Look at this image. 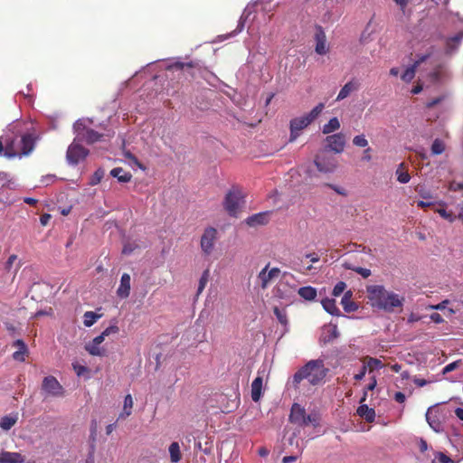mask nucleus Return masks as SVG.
<instances>
[{
    "mask_svg": "<svg viewBox=\"0 0 463 463\" xmlns=\"http://www.w3.org/2000/svg\"><path fill=\"white\" fill-rule=\"evenodd\" d=\"M367 298L373 307L392 312L402 307L404 298L392 291H388L383 285H370L366 287Z\"/></svg>",
    "mask_w": 463,
    "mask_h": 463,
    "instance_id": "f257e3e1",
    "label": "nucleus"
},
{
    "mask_svg": "<svg viewBox=\"0 0 463 463\" xmlns=\"http://www.w3.org/2000/svg\"><path fill=\"white\" fill-rule=\"evenodd\" d=\"M327 373L328 369L323 360H310L295 373L292 383L295 388H298L303 380H307L311 385H319L324 383Z\"/></svg>",
    "mask_w": 463,
    "mask_h": 463,
    "instance_id": "f03ea898",
    "label": "nucleus"
},
{
    "mask_svg": "<svg viewBox=\"0 0 463 463\" xmlns=\"http://www.w3.org/2000/svg\"><path fill=\"white\" fill-rule=\"evenodd\" d=\"M34 148V138L30 134L22 136L19 140V148H14V142L7 143L5 149V156L8 158L26 156Z\"/></svg>",
    "mask_w": 463,
    "mask_h": 463,
    "instance_id": "7ed1b4c3",
    "label": "nucleus"
},
{
    "mask_svg": "<svg viewBox=\"0 0 463 463\" xmlns=\"http://www.w3.org/2000/svg\"><path fill=\"white\" fill-rule=\"evenodd\" d=\"M314 164L321 173H333L337 167V160L332 155L322 152L315 156Z\"/></svg>",
    "mask_w": 463,
    "mask_h": 463,
    "instance_id": "20e7f679",
    "label": "nucleus"
},
{
    "mask_svg": "<svg viewBox=\"0 0 463 463\" xmlns=\"http://www.w3.org/2000/svg\"><path fill=\"white\" fill-rule=\"evenodd\" d=\"M41 389L45 396L62 397L65 393L63 386L52 375L43 378Z\"/></svg>",
    "mask_w": 463,
    "mask_h": 463,
    "instance_id": "39448f33",
    "label": "nucleus"
},
{
    "mask_svg": "<svg viewBox=\"0 0 463 463\" xmlns=\"http://www.w3.org/2000/svg\"><path fill=\"white\" fill-rule=\"evenodd\" d=\"M73 128L77 133L78 137L81 140H84L88 144H93L100 141L103 137V134H99L94 129L88 128L84 122L80 120L75 122Z\"/></svg>",
    "mask_w": 463,
    "mask_h": 463,
    "instance_id": "423d86ee",
    "label": "nucleus"
},
{
    "mask_svg": "<svg viewBox=\"0 0 463 463\" xmlns=\"http://www.w3.org/2000/svg\"><path fill=\"white\" fill-rule=\"evenodd\" d=\"M445 419V414L442 409L437 406H431L428 409L426 412V420L430 427L435 432L443 431V420Z\"/></svg>",
    "mask_w": 463,
    "mask_h": 463,
    "instance_id": "0eeeda50",
    "label": "nucleus"
},
{
    "mask_svg": "<svg viewBox=\"0 0 463 463\" xmlns=\"http://www.w3.org/2000/svg\"><path fill=\"white\" fill-rule=\"evenodd\" d=\"M241 199L242 194L238 188L231 189L225 195L223 206L231 216H236Z\"/></svg>",
    "mask_w": 463,
    "mask_h": 463,
    "instance_id": "6e6552de",
    "label": "nucleus"
},
{
    "mask_svg": "<svg viewBox=\"0 0 463 463\" xmlns=\"http://www.w3.org/2000/svg\"><path fill=\"white\" fill-rule=\"evenodd\" d=\"M217 239V230L213 227H208L204 230L201 237V249L205 255H210L214 247Z\"/></svg>",
    "mask_w": 463,
    "mask_h": 463,
    "instance_id": "1a4fd4ad",
    "label": "nucleus"
},
{
    "mask_svg": "<svg viewBox=\"0 0 463 463\" xmlns=\"http://www.w3.org/2000/svg\"><path fill=\"white\" fill-rule=\"evenodd\" d=\"M88 155V149L81 145L72 143L68 147L66 157L71 165H77L80 161L85 159Z\"/></svg>",
    "mask_w": 463,
    "mask_h": 463,
    "instance_id": "9d476101",
    "label": "nucleus"
},
{
    "mask_svg": "<svg viewBox=\"0 0 463 463\" xmlns=\"http://www.w3.org/2000/svg\"><path fill=\"white\" fill-rule=\"evenodd\" d=\"M310 124L304 116L292 118L289 122V141L294 142L301 134V131L307 128Z\"/></svg>",
    "mask_w": 463,
    "mask_h": 463,
    "instance_id": "9b49d317",
    "label": "nucleus"
},
{
    "mask_svg": "<svg viewBox=\"0 0 463 463\" xmlns=\"http://www.w3.org/2000/svg\"><path fill=\"white\" fill-rule=\"evenodd\" d=\"M326 142V147L336 154L342 153L345 146V135L342 133L327 136Z\"/></svg>",
    "mask_w": 463,
    "mask_h": 463,
    "instance_id": "f8f14e48",
    "label": "nucleus"
},
{
    "mask_svg": "<svg viewBox=\"0 0 463 463\" xmlns=\"http://www.w3.org/2000/svg\"><path fill=\"white\" fill-rule=\"evenodd\" d=\"M269 263H268L259 273L258 279L260 280V287L266 288L269 282L278 278L280 274L279 268H272L269 270Z\"/></svg>",
    "mask_w": 463,
    "mask_h": 463,
    "instance_id": "ddd939ff",
    "label": "nucleus"
},
{
    "mask_svg": "<svg viewBox=\"0 0 463 463\" xmlns=\"http://www.w3.org/2000/svg\"><path fill=\"white\" fill-rule=\"evenodd\" d=\"M360 83L358 80L353 79L350 81L346 82L342 89L340 90L336 100H342L347 98L352 92L359 90Z\"/></svg>",
    "mask_w": 463,
    "mask_h": 463,
    "instance_id": "4468645a",
    "label": "nucleus"
},
{
    "mask_svg": "<svg viewBox=\"0 0 463 463\" xmlns=\"http://www.w3.org/2000/svg\"><path fill=\"white\" fill-rule=\"evenodd\" d=\"M130 276L128 273H124L120 279V284L118 288L117 294L120 298H127L130 294Z\"/></svg>",
    "mask_w": 463,
    "mask_h": 463,
    "instance_id": "2eb2a0df",
    "label": "nucleus"
},
{
    "mask_svg": "<svg viewBox=\"0 0 463 463\" xmlns=\"http://www.w3.org/2000/svg\"><path fill=\"white\" fill-rule=\"evenodd\" d=\"M305 415H306L305 409L302 408L300 405L294 403L291 408L289 420L292 423L300 425L302 422H305Z\"/></svg>",
    "mask_w": 463,
    "mask_h": 463,
    "instance_id": "dca6fc26",
    "label": "nucleus"
},
{
    "mask_svg": "<svg viewBox=\"0 0 463 463\" xmlns=\"http://www.w3.org/2000/svg\"><path fill=\"white\" fill-rule=\"evenodd\" d=\"M24 457L18 452L2 451L0 463H24Z\"/></svg>",
    "mask_w": 463,
    "mask_h": 463,
    "instance_id": "f3484780",
    "label": "nucleus"
},
{
    "mask_svg": "<svg viewBox=\"0 0 463 463\" xmlns=\"http://www.w3.org/2000/svg\"><path fill=\"white\" fill-rule=\"evenodd\" d=\"M269 222V213L263 212L255 213L246 219V223L250 227L264 225Z\"/></svg>",
    "mask_w": 463,
    "mask_h": 463,
    "instance_id": "a211bd4d",
    "label": "nucleus"
},
{
    "mask_svg": "<svg viewBox=\"0 0 463 463\" xmlns=\"http://www.w3.org/2000/svg\"><path fill=\"white\" fill-rule=\"evenodd\" d=\"M263 379L262 376H257L251 383L250 396L253 402H257L262 395Z\"/></svg>",
    "mask_w": 463,
    "mask_h": 463,
    "instance_id": "6ab92c4d",
    "label": "nucleus"
},
{
    "mask_svg": "<svg viewBox=\"0 0 463 463\" xmlns=\"http://www.w3.org/2000/svg\"><path fill=\"white\" fill-rule=\"evenodd\" d=\"M14 346L18 347V350L13 354V358L15 361L24 362L25 355L28 354V348L22 339H17L14 343Z\"/></svg>",
    "mask_w": 463,
    "mask_h": 463,
    "instance_id": "aec40b11",
    "label": "nucleus"
},
{
    "mask_svg": "<svg viewBox=\"0 0 463 463\" xmlns=\"http://www.w3.org/2000/svg\"><path fill=\"white\" fill-rule=\"evenodd\" d=\"M353 293L351 290H348L345 292L342 299H341V305L343 306V308L345 312H354L357 310L358 305L352 300Z\"/></svg>",
    "mask_w": 463,
    "mask_h": 463,
    "instance_id": "412c9836",
    "label": "nucleus"
},
{
    "mask_svg": "<svg viewBox=\"0 0 463 463\" xmlns=\"http://www.w3.org/2000/svg\"><path fill=\"white\" fill-rule=\"evenodd\" d=\"M463 39V33L460 32L456 35L449 38L446 42V52L448 54L453 53L459 46L461 40Z\"/></svg>",
    "mask_w": 463,
    "mask_h": 463,
    "instance_id": "4be33fe9",
    "label": "nucleus"
},
{
    "mask_svg": "<svg viewBox=\"0 0 463 463\" xmlns=\"http://www.w3.org/2000/svg\"><path fill=\"white\" fill-rule=\"evenodd\" d=\"M110 175L117 178L119 183H128L131 180L130 172L125 171L122 167H115L110 171Z\"/></svg>",
    "mask_w": 463,
    "mask_h": 463,
    "instance_id": "5701e85b",
    "label": "nucleus"
},
{
    "mask_svg": "<svg viewBox=\"0 0 463 463\" xmlns=\"http://www.w3.org/2000/svg\"><path fill=\"white\" fill-rule=\"evenodd\" d=\"M85 350L93 356L103 357L107 355L105 348L100 347L99 345L94 344L91 341L85 345Z\"/></svg>",
    "mask_w": 463,
    "mask_h": 463,
    "instance_id": "b1692460",
    "label": "nucleus"
},
{
    "mask_svg": "<svg viewBox=\"0 0 463 463\" xmlns=\"http://www.w3.org/2000/svg\"><path fill=\"white\" fill-rule=\"evenodd\" d=\"M298 294L307 301H312L317 298V289L311 286L301 287L298 290Z\"/></svg>",
    "mask_w": 463,
    "mask_h": 463,
    "instance_id": "393cba45",
    "label": "nucleus"
},
{
    "mask_svg": "<svg viewBox=\"0 0 463 463\" xmlns=\"http://www.w3.org/2000/svg\"><path fill=\"white\" fill-rule=\"evenodd\" d=\"M322 306L324 307V309L329 313L330 315H333V316H339L340 315V310L339 308L336 307V303H335V300L333 299V298H325L322 300Z\"/></svg>",
    "mask_w": 463,
    "mask_h": 463,
    "instance_id": "a878e982",
    "label": "nucleus"
},
{
    "mask_svg": "<svg viewBox=\"0 0 463 463\" xmlns=\"http://www.w3.org/2000/svg\"><path fill=\"white\" fill-rule=\"evenodd\" d=\"M325 104L320 102L315 108L311 109L307 114L303 115L307 121L311 125L323 112Z\"/></svg>",
    "mask_w": 463,
    "mask_h": 463,
    "instance_id": "bb28decb",
    "label": "nucleus"
},
{
    "mask_svg": "<svg viewBox=\"0 0 463 463\" xmlns=\"http://www.w3.org/2000/svg\"><path fill=\"white\" fill-rule=\"evenodd\" d=\"M357 413L359 416L364 418L368 422H373L374 420V410L369 408L367 405H360L357 409Z\"/></svg>",
    "mask_w": 463,
    "mask_h": 463,
    "instance_id": "cd10ccee",
    "label": "nucleus"
},
{
    "mask_svg": "<svg viewBox=\"0 0 463 463\" xmlns=\"http://www.w3.org/2000/svg\"><path fill=\"white\" fill-rule=\"evenodd\" d=\"M340 121L336 117H334L329 119V121L325 124L322 128V133L325 135H328L333 133L340 128Z\"/></svg>",
    "mask_w": 463,
    "mask_h": 463,
    "instance_id": "c85d7f7f",
    "label": "nucleus"
},
{
    "mask_svg": "<svg viewBox=\"0 0 463 463\" xmlns=\"http://www.w3.org/2000/svg\"><path fill=\"white\" fill-rule=\"evenodd\" d=\"M119 328L118 326L113 325L107 327L99 335L96 336L91 342L97 345H100L105 340V337L109 335L110 334L118 333Z\"/></svg>",
    "mask_w": 463,
    "mask_h": 463,
    "instance_id": "c756f323",
    "label": "nucleus"
},
{
    "mask_svg": "<svg viewBox=\"0 0 463 463\" xmlns=\"http://www.w3.org/2000/svg\"><path fill=\"white\" fill-rule=\"evenodd\" d=\"M194 67L192 62H181L176 61L167 66L166 71H178L184 72V71L190 70Z\"/></svg>",
    "mask_w": 463,
    "mask_h": 463,
    "instance_id": "7c9ffc66",
    "label": "nucleus"
},
{
    "mask_svg": "<svg viewBox=\"0 0 463 463\" xmlns=\"http://www.w3.org/2000/svg\"><path fill=\"white\" fill-rule=\"evenodd\" d=\"M169 454H170V459L173 463H177L182 458V454L180 451V446L178 442H172L169 446Z\"/></svg>",
    "mask_w": 463,
    "mask_h": 463,
    "instance_id": "2f4dec72",
    "label": "nucleus"
},
{
    "mask_svg": "<svg viewBox=\"0 0 463 463\" xmlns=\"http://www.w3.org/2000/svg\"><path fill=\"white\" fill-rule=\"evenodd\" d=\"M316 52L320 55H324L327 52V48L326 44V36L323 32L317 34V44H316Z\"/></svg>",
    "mask_w": 463,
    "mask_h": 463,
    "instance_id": "473e14b6",
    "label": "nucleus"
},
{
    "mask_svg": "<svg viewBox=\"0 0 463 463\" xmlns=\"http://www.w3.org/2000/svg\"><path fill=\"white\" fill-rule=\"evenodd\" d=\"M364 364L367 365L369 373H372L373 370L383 368L384 366L381 360L374 357L366 356L364 357Z\"/></svg>",
    "mask_w": 463,
    "mask_h": 463,
    "instance_id": "72a5a7b5",
    "label": "nucleus"
},
{
    "mask_svg": "<svg viewBox=\"0 0 463 463\" xmlns=\"http://www.w3.org/2000/svg\"><path fill=\"white\" fill-rule=\"evenodd\" d=\"M396 175H397L398 182H400L401 184H407L411 180L410 174L404 170L403 163L399 165V166L396 170Z\"/></svg>",
    "mask_w": 463,
    "mask_h": 463,
    "instance_id": "f704fd0d",
    "label": "nucleus"
},
{
    "mask_svg": "<svg viewBox=\"0 0 463 463\" xmlns=\"http://www.w3.org/2000/svg\"><path fill=\"white\" fill-rule=\"evenodd\" d=\"M132 407H133V398H132L131 394H127L124 399L123 411L121 412L119 417L120 418L128 417L132 413V411H131Z\"/></svg>",
    "mask_w": 463,
    "mask_h": 463,
    "instance_id": "c9c22d12",
    "label": "nucleus"
},
{
    "mask_svg": "<svg viewBox=\"0 0 463 463\" xmlns=\"http://www.w3.org/2000/svg\"><path fill=\"white\" fill-rule=\"evenodd\" d=\"M101 316L93 311H87L83 316V324L85 326H91Z\"/></svg>",
    "mask_w": 463,
    "mask_h": 463,
    "instance_id": "e433bc0d",
    "label": "nucleus"
},
{
    "mask_svg": "<svg viewBox=\"0 0 463 463\" xmlns=\"http://www.w3.org/2000/svg\"><path fill=\"white\" fill-rule=\"evenodd\" d=\"M17 421L16 417L4 416L0 421V428L5 430H9Z\"/></svg>",
    "mask_w": 463,
    "mask_h": 463,
    "instance_id": "4c0bfd02",
    "label": "nucleus"
},
{
    "mask_svg": "<svg viewBox=\"0 0 463 463\" xmlns=\"http://www.w3.org/2000/svg\"><path fill=\"white\" fill-rule=\"evenodd\" d=\"M416 65H411L410 67H408L405 71L402 74L401 78L402 80L404 81V82H411L414 77H415V73H416Z\"/></svg>",
    "mask_w": 463,
    "mask_h": 463,
    "instance_id": "58836bf2",
    "label": "nucleus"
},
{
    "mask_svg": "<svg viewBox=\"0 0 463 463\" xmlns=\"http://www.w3.org/2000/svg\"><path fill=\"white\" fill-rule=\"evenodd\" d=\"M430 149L432 155H440L445 151V143L441 139L436 138Z\"/></svg>",
    "mask_w": 463,
    "mask_h": 463,
    "instance_id": "ea45409f",
    "label": "nucleus"
},
{
    "mask_svg": "<svg viewBox=\"0 0 463 463\" xmlns=\"http://www.w3.org/2000/svg\"><path fill=\"white\" fill-rule=\"evenodd\" d=\"M344 267L347 269H351L357 274L361 275L364 279H366L371 276L372 272L369 269L362 268V267H352L351 265L345 264Z\"/></svg>",
    "mask_w": 463,
    "mask_h": 463,
    "instance_id": "a19ab883",
    "label": "nucleus"
},
{
    "mask_svg": "<svg viewBox=\"0 0 463 463\" xmlns=\"http://www.w3.org/2000/svg\"><path fill=\"white\" fill-rule=\"evenodd\" d=\"M209 278H210V271L207 269L203 272V274L200 278L198 288H197V295H200L203 291V289L209 280Z\"/></svg>",
    "mask_w": 463,
    "mask_h": 463,
    "instance_id": "79ce46f5",
    "label": "nucleus"
},
{
    "mask_svg": "<svg viewBox=\"0 0 463 463\" xmlns=\"http://www.w3.org/2000/svg\"><path fill=\"white\" fill-rule=\"evenodd\" d=\"M339 335L337 326L335 325L327 329V335L324 337L325 342H332Z\"/></svg>",
    "mask_w": 463,
    "mask_h": 463,
    "instance_id": "37998d69",
    "label": "nucleus"
},
{
    "mask_svg": "<svg viewBox=\"0 0 463 463\" xmlns=\"http://www.w3.org/2000/svg\"><path fill=\"white\" fill-rule=\"evenodd\" d=\"M353 144L359 147H365L368 146V140L364 135H358L353 138Z\"/></svg>",
    "mask_w": 463,
    "mask_h": 463,
    "instance_id": "c03bdc74",
    "label": "nucleus"
},
{
    "mask_svg": "<svg viewBox=\"0 0 463 463\" xmlns=\"http://www.w3.org/2000/svg\"><path fill=\"white\" fill-rule=\"evenodd\" d=\"M103 175H104V171L102 169L99 168L97 171H95V173L91 176L90 184L91 185L98 184L103 178Z\"/></svg>",
    "mask_w": 463,
    "mask_h": 463,
    "instance_id": "a18cd8bd",
    "label": "nucleus"
},
{
    "mask_svg": "<svg viewBox=\"0 0 463 463\" xmlns=\"http://www.w3.org/2000/svg\"><path fill=\"white\" fill-rule=\"evenodd\" d=\"M346 288V284L345 282L344 281H339L335 284V286L333 288V292L332 294L335 296V297H338L340 296L344 291L345 289Z\"/></svg>",
    "mask_w": 463,
    "mask_h": 463,
    "instance_id": "49530a36",
    "label": "nucleus"
},
{
    "mask_svg": "<svg viewBox=\"0 0 463 463\" xmlns=\"http://www.w3.org/2000/svg\"><path fill=\"white\" fill-rule=\"evenodd\" d=\"M432 463H452V460L449 457H448L447 455H445L444 453L442 452H439L434 460L432 461Z\"/></svg>",
    "mask_w": 463,
    "mask_h": 463,
    "instance_id": "de8ad7c7",
    "label": "nucleus"
},
{
    "mask_svg": "<svg viewBox=\"0 0 463 463\" xmlns=\"http://www.w3.org/2000/svg\"><path fill=\"white\" fill-rule=\"evenodd\" d=\"M436 212L444 219L448 220L449 222H453L456 217L452 213H448L445 209L440 208L437 209Z\"/></svg>",
    "mask_w": 463,
    "mask_h": 463,
    "instance_id": "09e8293b",
    "label": "nucleus"
},
{
    "mask_svg": "<svg viewBox=\"0 0 463 463\" xmlns=\"http://www.w3.org/2000/svg\"><path fill=\"white\" fill-rule=\"evenodd\" d=\"M461 364V360H457V361H455V362H452V363H450V364H447V365L443 368V370H442V373H443V374H447V373H450V372H452V371L456 370V369L459 366V364Z\"/></svg>",
    "mask_w": 463,
    "mask_h": 463,
    "instance_id": "8fccbe9b",
    "label": "nucleus"
},
{
    "mask_svg": "<svg viewBox=\"0 0 463 463\" xmlns=\"http://www.w3.org/2000/svg\"><path fill=\"white\" fill-rule=\"evenodd\" d=\"M137 248V245L136 243L127 242L124 244L122 249V253L124 255H129L131 254Z\"/></svg>",
    "mask_w": 463,
    "mask_h": 463,
    "instance_id": "3c124183",
    "label": "nucleus"
},
{
    "mask_svg": "<svg viewBox=\"0 0 463 463\" xmlns=\"http://www.w3.org/2000/svg\"><path fill=\"white\" fill-rule=\"evenodd\" d=\"M274 314L276 315L278 320L283 324L286 325L288 322L287 316L284 314L281 310H279V307L274 308Z\"/></svg>",
    "mask_w": 463,
    "mask_h": 463,
    "instance_id": "603ef678",
    "label": "nucleus"
},
{
    "mask_svg": "<svg viewBox=\"0 0 463 463\" xmlns=\"http://www.w3.org/2000/svg\"><path fill=\"white\" fill-rule=\"evenodd\" d=\"M17 260V256L15 254H12L9 256L8 260L5 264V269L9 272L13 267V264Z\"/></svg>",
    "mask_w": 463,
    "mask_h": 463,
    "instance_id": "864d4df0",
    "label": "nucleus"
},
{
    "mask_svg": "<svg viewBox=\"0 0 463 463\" xmlns=\"http://www.w3.org/2000/svg\"><path fill=\"white\" fill-rule=\"evenodd\" d=\"M444 99L443 96L437 97L435 99H432L431 100L428 101L426 104V107L429 109L433 108L434 106L439 104Z\"/></svg>",
    "mask_w": 463,
    "mask_h": 463,
    "instance_id": "5fc2aeb1",
    "label": "nucleus"
},
{
    "mask_svg": "<svg viewBox=\"0 0 463 463\" xmlns=\"http://www.w3.org/2000/svg\"><path fill=\"white\" fill-rule=\"evenodd\" d=\"M449 189L453 192L463 190V183H458L453 181L449 184Z\"/></svg>",
    "mask_w": 463,
    "mask_h": 463,
    "instance_id": "6e6d98bb",
    "label": "nucleus"
},
{
    "mask_svg": "<svg viewBox=\"0 0 463 463\" xmlns=\"http://www.w3.org/2000/svg\"><path fill=\"white\" fill-rule=\"evenodd\" d=\"M73 368H74V370H75V372H76L78 376H80L84 373H87L89 371L86 366L80 365V364H73Z\"/></svg>",
    "mask_w": 463,
    "mask_h": 463,
    "instance_id": "4d7b16f0",
    "label": "nucleus"
},
{
    "mask_svg": "<svg viewBox=\"0 0 463 463\" xmlns=\"http://www.w3.org/2000/svg\"><path fill=\"white\" fill-rule=\"evenodd\" d=\"M393 398H394L395 402H397L398 403H404L406 401V396L402 392H395Z\"/></svg>",
    "mask_w": 463,
    "mask_h": 463,
    "instance_id": "13d9d810",
    "label": "nucleus"
},
{
    "mask_svg": "<svg viewBox=\"0 0 463 463\" xmlns=\"http://www.w3.org/2000/svg\"><path fill=\"white\" fill-rule=\"evenodd\" d=\"M366 371H367V365L364 364L362 366L361 371L359 372V373H356L354 375V380L361 381L364 377V375L366 373Z\"/></svg>",
    "mask_w": 463,
    "mask_h": 463,
    "instance_id": "bf43d9fd",
    "label": "nucleus"
},
{
    "mask_svg": "<svg viewBox=\"0 0 463 463\" xmlns=\"http://www.w3.org/2000/svg\"><path fill=\"white\" fill-rule=\"evenodd\" d=\"M416 191L419 193L420 197H422L423 199H431L432 198L431 194L428 191H424L421 187L420 188L417 187Z\"/></svg>",
    "mask_w": 463,
    "mask_h": 463,
    "instance_id": "052dcab7",
    "label": "nucleus"
},
{
    "mask_svg": "<svg viewBox=\"0 0 463 463\" xmlns=\"http://www.w3.org/2000/svg\"><path fill=\"white\" fill-rule=\"evenodd\" d=\"M449 303V301L448 299H445L435 306H431L430 308L436 309V310H443L447 307V305Z\"/></svg>",
    "mask_w": 463,
    "mask_h": 463,
    "instance_id": "680f3d73",
    "label": "nucleus"
},
{
    "mask_svg": "<svg viewBox=\"0 0 463 463\" xmlns=\"http://www.w3.org/2000/svg\"><path fill=\"white\" fill-rule=\"evenodd\" d=\"M94 451H95V445L92 444L90 447V450L88 454L86 463H94Z\"/></svg>",
    "mask_w": 463,
    "mask_h": 463,
    "instance_id": "e2e57ef3",
    "label": "nucleus"
},
{
    "mask_svg": "<svg viewBox=\"0 0 463 463\" xmlns=\"http://www.w3.org/2000/svg\"><path fill=\"white\" fill-rule=\"evenodd\" d=\"M430 319L436 324H440L444 322V319L439 313H432L430 315Z\"/></svg>",
    "mask_w": 463,
    "mask_h": 463,
    "instance_id": "0e129e2a",
    "label": "nucleus"
},
{
    "mask_svg": "<svg viewBox=\"0 0 463 463\" xmlns=\"http://www.w3.org/2000/svg\"><path fill=\"white\" fill-rule=\"evenodd\" d=\"M51 219V214L49 213H43L40 217V222L43 226H46Z\"/></svg>",
    "mask_w": 463,
    "mask_h": 463,
    "instance_id": "69168bd1",
    "label": "nucleus"
},
{
    "mask_svg": "<svg viewBox=\"0 0 463 463\" xmlns=\"http://www.w3.org/2000/svg\"><path fill=\"white\" fill-rule=\"evenodd\" d=\"M430 54H424L418 58L417 61L412 65H416V68H418L422 62L427 61L428 58H430Z\"/></svg>",
    "mask_w": 463,
    "mask_h": 463,
    "instance_id": "338daca9",
    "label": "nucleus"
},
{
    "mask_svg": "<svg viewBox=\"0 0 463 463\" xmlns=\"http://www.w3.org/2000/svg\"><path fill=\"white\" fill-rule=\"evenodd\" d=\"M413 383L418 386V387H423L425 386L426 384H428L430 382L425 380V379H420V378H417L415 377L413 379Z\"/></svg>",
    "mask_w": 463,
    "mask_h": 463,
    "instance_id": "774afa93",
    "label": "nucleus"
}]
</instances>
